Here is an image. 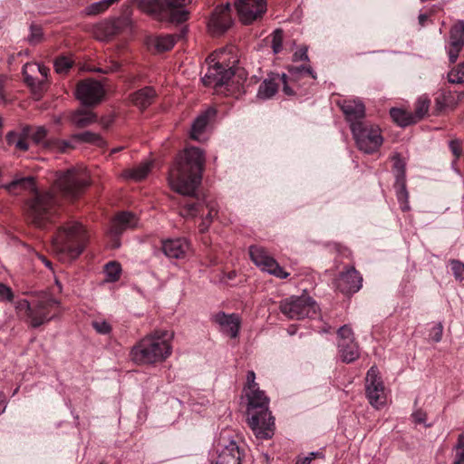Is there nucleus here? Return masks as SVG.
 Returning a JSON list of instances; mask_svg holds the SVG:
<instances>
[{
    "instance_id": "obj_55",
    "label": "nucleus",
    "mask_w": 464,
    "mask_h": 464,
    "mask_svg": "<svg viewBox=\"0 0 464 464\" xmlns=\"http://www.w3.org/2000/svg\"><path fill=\"white\" fill-rule=\"evenodd\" d=\"M308 50H307V47H301L299 50H297L294 54H293V61L294 62H299V61H306L308 62L309 61V57H308V53H307Z\"/></svg>"
},
{
    "instance_id": "obj_22",
    "label": "nucleus",
    "mask_w": 464,
    "mask_h": 464,
    "mask_svg": "<svg viewBox=\"0 0 464 464\" xmlns=\"http://www.w3.org/2000/svg\"><path fill=\"white\" fill-rule=\"evenodd\" d=\"M138 217L129 211L118 213L111 221L109 233L115 237H119L127 229L135 228L138 226Z\"/></svg>"
},
{
    "instance_id": "obj_29",
    "label": "nucleus",
    "mask_w": 464,
    "mask_h": 464,
    "mask_svg": "<svg viewBox=\"0 0 464 464\" xmlns=\"http://www.w3.org/2000/svg\"><path fill=\"white\" fill-rule=\"evenodd\" d=\"M458 106L455 92L450 90L441 89L435 98L434 114H441L446 109L454 110Z\"/></svg>"
},
{
    "instance_id": "obj_2",
    "label": "nucleus",
    "mask_w": 464,
    "mask_h": 464,
    "mask_svg": "<svg viewBox=\"0 0 464 464\" xmlns=\"http://www.w3.org/2000/svg\"><path fill=\"white\" fill-rule=\"evenodd\" d=\"M204 162L203 151L198 148L190 147L176 158L169 169L168 180L171 189L188 197L179 202V213L184 218H194L203 208L202 203L195 195L201 182Z\"/></svg>"
},
{
    "instance_id": "obj_11",
    "label": "nucleus",
    "mask_w": 464,
    "mask_h": 464,
    "mask_svg": "<svg viewBox=\"0 0 464 464\" xmlns=\"http://www.w3.org/2000/svg\"><path fill=\"white\" fill-rule=\"evenodd\" d=\"M365 395L369 403L375 409H381L386 403L385 386L377 366H372L365 377Z\"/></svg>"
},
{
    "instance_id": "obj_17",
    "label": "nucleus",
    "mask_w": 464,
    "mask_h": 464,
    "mask_svg": "<svg viewBox=\"0 0 464 464\" xmlns=\"http://www.w3.org/2000/svg\"><path fill=\"white\" fill-rule=\"evenodd\" d=\"M338 105L349 124L350 130H353V127L356 124L362 125L367 122L365 121V105L361 100H343L339 102Z\"/></svg>"
},
{
    "instance_id": "obj_28",
    "label": "nucleus",
    "mask_w": 464,
    "mask_h": 464,
    "mask_svg": "<svg viewBox=\"0 0 464 464\" xmlns=\"http://www.w3.org/2000/svg\"><path fill=\"white\" fill-rule=\"evenodd\" d=\"M156 97L155 89L151 86H146L131 93L130 101L136 107L143 111L153 103Z\"/></svg>"
},
{
    "instance_id": "obj_63",
    "label": "nucleus",
    "mask_w": 464,
    "mask_h": 464,
    "mask_svg": "<svg viewBox=\"0 0 464 464\" xmlns=\"http://www.w3.org/2000/svg\"><path fill=\"white\" fill-rule=\"evenodd\" d=\"M312 457H304L303 459H299L295 464H311Z\"/></svg>"
},
{
    "instance_id": "obj_24",
    "label": "nucleus",
    "mask_w": 464,
    "mask_h": 464,
    "mask_svg": "<svg viewBox=\"0 0 464 464\" xmlns=\"http://www.w3.org/2000/svg\"><path fill=\"white\" fill-rule=\"evenodd\" d=\"M192 0H165L169 22L181 24L188 20V5Z\"/></svg>"
},
{
    "instance_id": "obj_43",
    "label": "nucleus",
    "mask_w": 464,
    "mask_h": 464,
    "mask_svg": "<svg viewBox=\"0 0 464 464\" xmlns=\"http://www.w3.org/2000/svg\"><path fill=\"white\" fill-rule=\"evenodd\" d=\"M73 61L67 56H58L53 63L54 70L59 74H65L72 67Z\"/></svg>"
},
{
    "instance_id": "obj_36",
    "label": "nucleus",
    "mask_w": 464,
    "mask_h": 464,
    "mask_svg": "<svg viewBox=\"0 0 464 464\" xmlns=\"http://www.w3.org/2000/svg\"><path fill=\"white\" fill-rule=\"evenodd\" d=\"M119 0H101L92 3L86 6L83 10V14L86 16H94L104 13L109 9L111 5L118 2Z\"/></svg>"
},
{
    "instance_id": "obj_52",
    "label": "nucleus",
    "mask_w": 464,
    "mask_h": 464,
    "mask_svg": "<svg viewBox=\"0 0 464 464\" xmlns=\"http://www.w3.org/2000/svg\"><path fill=\"white\" fill-rule=\"evenodd\" d=\"M259 389L258 383L256 382V373L253 371H248L246 373V383L244 387V392Z\"/></svg>"
},
{
    "instance_id": "obj_39",
    "label": "nucleus",
    "mask_w": 464,
    "mask_h": 464,
    "mask_svg": "<svg viewBox=\"0 0 464 464\" xmlns=\"http://www.w3.org/2000/svg\"><path fill=\"white\" fill-rule=\"evenodd\" d=\"M105 281L110 283L117 282L121 275V266L117 261H110L104 266Z\"/></svg>"
},
{
    "instance_id": "obj_7",
    "label": "nucleus",
    "mask_w": 464,
    "mask_h": 464,
    "mask_svg": "<svg viewBox=\"0 0 464 464\" xmlns=\"http://www.w3.org/2000/svg\"><path fill=\"white\" fill-rule=\"evenodd\" d=\"M88 240L85 227L77 221H70L57 229L52 247L58 256L75 259L83 252Z\"/></svg>"
},
{
    "instance_id": "obj_59",
    "label": "nucleus",
    "mask_w": 464,
    "mask_h": 464,
    "mask_svg": "<svg viewBox=\"0 0 464 464\" xmlns=\"http://www.w3.org/2000/svg\"><path fill=\"white\" fill-rule=\"evenodd\" d=\"M210 224H211V220L208 221L207 219L203 218L201 223L198 225V229H199L200 233H205L206 231H208Z\"/></svg>"
},
{
    "instance_id": "obj_12",
    "label": "nucleus",
    "mask_w": 464,
    "mask_h": 464,
    "mask_svg": "<svg viewBox=\"0 0 464 464\" xmlns=\"http://www.w3.org/2000/svg\"><path fill=\"white\" fill-rule=\"evenodd\" d=\"M249 256L252 262L262 271L280 279L289 276V273L285 271L265 247L257 245L250 246Z\"/></svg>"
},
{
    "instance_id": "obj_19",
    "label": "nucleus",
    "mask_w": 464,
    "mask_h": 464,
    "mask_svg": "<svg viewBox=\"0 0 464 464\" xmlns=\"http://www.w3.org/2000/svg\"><path fill=\"white\" fill-rule=\"evenodd\" d=\"M49 69L39 63H26L23 67L24 82L34 91H42L45 83Z\"/></svg>"
},
{
    "instance_id": "obj_14",
    "label": "nucleus",
    "mask_w": 464,
    "mask_h": 464,
    "mask_svg": "<svg viewBox=\"0 0 464 464\" xmlns=\"http://www.w3.org/2000/svg\"><path fill=\"white\" fill-rule=\"evenodd\" d=\"M233 24L231 6L229 3L217 6L208 22V28L214 36H218L227 32Z\"/></svg>"
},
{
    "instance_id": "obj_40",
    "label": "nucleus",
    "mask_w": 464,
    "mask_h": 464,
    "mask_svg": "<svg viewBox=\"0 0 464 464\" xmlns=\"http://www.w3.org/2000/svg\"><path fill=\"white\" fill-rule=\"evenodd\" d=\"M393 161V171L395 174V181L406 179V163L401 154L395 153L392 156Z\"/></svg>"
},
{
    "instance_id": "obj_23",
    "label": "nucleus",
    "mask_w": 464,
    "mask_h": 464,
    "mask_svg": "<svg viewBox=\"0 0 464 464\" xmlns=\"http://www.w3.org/2000/svg\"><path fill=\"white\" fill-rule=\"evenodd\" d=\"M161 249L169 258L180 259L186 256L189 249V243L185 237L169 238L162 240Z\"/></svg>"
},
{
    "instance_id": "obj_47",
    "label": "nucleus",
    "mask_w": 464,
    "mask_h": 464,
    "mask_svg": "<svg viewBox=\"0 0 464 464\" xmlns=\"http://www.w3.org/2000/svg\"><path fill=\"white\" fill-rule=\"evenodd\" d=\"M451 271L456 280H464V263L457 259H451L450 261Z\"/></svg>"
},
{
    "instance_id": "obj_1",
    "label": "nucleus",
    "mask_w": 464,
    "mask_h": 464,
    "mask_svg": "<svg viewBox=\"0 0 464 464\" xmlns=\"http://www.w3.org/2000/svg\"><path fill=\"white\" fill-rule=\"evenodd\" d=\"M89 185V177L85 172L68 169L57 177L51 189L44 192L37 191L35 179L32 176L14 179L5 185V188L14 194H17L18 190H28L34 194L27 202L28 218L37 227L44 228L53 223L58 216L60 199L57 191L63 197L72 199L79 197Z\"/></svg>"
},
{
    "instance_id": "obj_50",
    "label": "nucleus",
    "mask_w": 464,
    "mask_h": 464,
    "mask_svg": "<svg viewBox=\"0 0 464 464\" xmlns=\"http://www.w3.org/2000/svg\"><path fill=\"white\" fill-rule=\"evenodd\" d=\"M337 335L339 337V342L354 341L353 332L347 324H344L338 329Z\"/></svg>"
},
{
    "instance_id": "obj_10",
    "label": "nucleus",
    "mask_w": 464,
    "mask_h": 464,
    "mask_svg": "<svg viewBox=\"0 0 464 464\" xmlns=\"http://www.w3.org/2000/svg\"><path fill=\"white\" fill-rule=\"evenodd\" d=\"M280 312L291 320H301L316 314L318 306L308 295L290 296L279 304Z\"/></svg>"
},
{
    "instance_id": "obj_13",
    "label": "nucleus",
    "mask_w": 464,
    "mask_h": 464,
    "mask_svg": "<svg viewBox=\"0 0 464 464\" xmlns=\"http://www.w3.org/2000/svg\"><path fill=\"white\" fill-rule=\"evenodd\" d=\"M76 98L85 106H92L101 102L105 95L102 84L93 79H86L77 83Z\"/></svg>"
},
{
    "instance_id": "obj_32",
    "label": "nucleus",
    "mask_w": 464,
    "mask_h": 464,
    "mask_svg": "<svg viewBox=\"0 0 464 464\" xmlns=\"http://www.w3.org/2000/svg\"><path fill=\"white\" fill-rule=\"evenodd\" d=\"M116 34V27L113 23L102 21L93 27V34L100 41H107Z\"/></svg>"
},
{
    "instance_id": "obj_62",
    "label": "nucleus",
    "mask_w": 464,
    "mask_h": 464,
    "mask_svg": "<svg viewBox=\"0 0 464 464\" xmlns=\"http://www.w3.org/2000/svg\"><path fill=\"white\" fill-rule=\"evenodd\" d=\"M419 19V23L421 26H424L427 20H428V15L426 14H420L418 17Z\"/></svg>"
},
{
    "instance_id": "obj_48",
    "label": "nucleus",
    "mask_w": 464,
    "mask_h": 464,
    "mask_svg": "<svg viewBox=\"0 0 464 464\" xmlns=\"http://www.w3.org/2000/svg\"><path fill=\"white\" fill-rule=\"evenodd\" d=\"M43 39L42 27L36 24L30 26V34L28 35V41L32 44H36Z\"/></svg>"
},
{
    "instance_id": "obj_34",
    "label": "nucleus",
    "mask_w": 464,
    "mask_h": 464,
    "mask_svg": "<svg viewBox=\"0 0 464 464\" xmlns=\"http://www.w3.org/2000/svg\"><path fill=\"white\" fill-rule=\"evenodd\" d=\"M72 122L78 128H84L97 121V116L91 111L80 110L72 115Z\"/></svg>"
},
{
    "instance_id": "obj_58",
    "label": "nucleus",
    "mask_w": 464,
    "mask_h": 464,
    "mask_svg": "<svg viewBox=\"0 0 464 464\" xmlns=\"http://www.w3.org/2000/svg\"><path fill=\"white\" fill-rule=\"evenodd\" d=\"M207 208H208V215L204 218L205 219L213 221V218L218 215V209L213 205H207Z\"/></svg>"
},
{
    "instance_id": "obj_21",
    "label": "nucleus",
    "mask_w": 464,
    "mask_h": 464,
    "mask_svg": "<svg viewBox=\"0 0 464 464\" xmlns=\"http://www.w3.org/2000/svg\"><path fill=\"white\" fill-rule=\"evenodd\" d=\"M212 321L218 324L222 334L230 338H237L239 334L241 320L238 314H227L224 312H218L212 315Z\"/></svg>"
},
{
    "instance_id": "obj_53",
    "label": "nucleus",
    "mask_w": 464,
    "mask_h": 464,
    "mask_svg": "<svg viewBox=\"0 0 464 464\" xmlns=\"http://www.w3.org/2000/svg\"><path fill=\"white\" fill-rule=\"evenodd\" d=\"M443 334V325L441 323H438L435 326H433L430 332V338L435 342L439 343L442 339Z\"/></svg>"
},
{
    "instance_id": "obj_42",
    "label": "nucleus",
    "mask_w": 464,
    "mask_h": 464,
    "mask_svg": "<svg viewBox=\"0 0 464 464\" xmlns=\"http://www.w3.org/2000/svg\"><path fill=\"white\" fill-rule=\"evenodd\" d=\"M451 464H464V433L458 436L457 442L452 449Z\"/></svg>"
},
{
    "instance_id": "obj_37",
    "label": "nucleus",
    "mask_w": 464,
    "mask_h": 464,
    "mask_svg": "<svg viewBox=\"0 0 464 464\" xmlns=\"http://www.w3.org/2000/svg\"><path fill=\"white\" fill-rule=\"evenodd\" d=\"M396 197L403 212L410 210L409 193L406 187V179L395 181Z\"/></svg>"
},
{
    "instance_id": "obj_64",
    "label": "nucleus",
    "mask_w": 464,
    "mask_h": 464,
    "mask_svg": "<svg viewBox=\"0 0 464 464\" xmlns=\"http://www.w3.org/2000/svg\"><path fill=\"white\" fill-rule=\"evenodd\" d=\"M38 257L47 267H50V268L52 267L51 261L48 260L44 256L39 255Z\"/></svg>"
},
{
    "instance_id": "obj_33",
    "label": "nucleus",
    "mask_w": 464,
    "mask_h": 464,
    "mask_svg": "<svg viewBox=\"0 0 464 464\" xmlns=\"http://www.w3.org/2000/svg\"><path fill=\"white\" fill-rule=\"evenodd\" d=\"M390 115L392 121L401 127H406L417 123L411 111L403 109L392 108L390 110Z\"/></svg>"
},
{
    "instance_id": "obj_45",
    "label": "nucleus",
    "mask_w": 464,
    "mask_h": 464,
    "mask_svg": "<svg viewBox=\"0 0 464 464\" xmlns=\"http://www.w3.org/2000/svg\"><path fill=\"white\" fill-rule=\"evenodd\" d=\"M78 138L84 142L93 143L98 146H102L104 144V140L99 134L91 131H84L79 134Z\"/></svg>"
},
{
    "instance_id": "obj_30",
    "label": "nucleus",
    "mask_w": 464,
    "mask_h": 464,
    "mask_svg": "<svg viewBox=\"0 0 464 464\" xmlns=\"http://www.w3.org/2000/svg\"><path fill=\"white\" fill-rule=\"evenodd\" d=\"M214 111L208 110L199 114L193 121L190 130V138L197 141L205 140L204 134L209 122V118Z\"/></svg>"
},
{
    "instance_id": "obj_57",
    "label": "nucleus",
    "mask_w": 464,
    "mask_h": 464,
    "mask_svg": "<svg viewBox=\"0 0 464 464\" xmlns=\"http://www.w3.org/2000/svg\"><path fill=\"white\" fill-rule=\"evenodd\" d=\"M114 121L113 115L104 116L101 119V124L104 129H108Z\"/></svg>"
},
{
    "instance_id": "obj_51",
    "label": "nucleus",
    "mask_w": 464,
    "mask_h": 464,
    "mask_svg": "<svg viewBox=\"0 0 464 464\" xmlns=\"http://www.w3.org/2000/svg\"><path fill=\"white\" fill-rule=\"evenodd\" d=\"M92 326L100 334H109L111 332V324L105 320H94Z\"/></svg>"
},
{
    "instance_id": "obj_26",
    "label": "nucleus",
    "mask_w": 464,
    "mask_h": 464,
    "mask_svg": "<svg viewBox=\"0 0 464 464\" xmlns=\"http://www.w3.org/2000/svg\"><path fill=\"white\" fill-rule=\"evenodd\" d=\"M243 455L237 442L231 440L218 451L213 464H241Z\"/></svg>"
},
{
    "instance_id": "obj_6",
    "label": "nucleus",
    "mask_w": 464,
    "mask_h": 464,
    "mask_svg": "<svg viewBox=\"0 0 464 464\" xmlns=\"http://www.w3.org/2000/svg\"><path fill=\"white\" fill-rule=\"evenodd\" d=\"M233 51L234 47L230 46L216 51L209 56L214 64L208 67V72L202 78V82L205 86L212 87L217 91L226 86L227 92L237 97L245 92L244 84L240 82V79L235 77L233 66L227 63V58L225 57L227 52L232 53Z\"/></svg>"
},
{
    "instance_id": "obj_56",
    "label": "nucleus",
    "mask_w": 464,
    "mask_h": 464,
    "mask_svg": "<svg viewBox=\"0 0 464 464\" xmlns=\"http://www.w3.org/2000/svg\"><path fill=\"white\" fill-rule=\"evenodd\" d=\"M411 418L416 424H424L427 419V414L424 411L418 409L412 412Z\"/></svg>"
},
{
    "instance_id": "obj_4",
    "label": "nucleus",
    "mask_w": 464,
    "mask_h": 464,
    "mask_svg": "<svg viewBox=\"0 0 464 464\" xmlns=\"http://www.w3.org/2000/svg\"><path fill=\"white\" fill-rule=\"evenodd\" d=\"M173 333L155 330L141 338L130 350L132 362L139 365L155 364L164 362L172 353Z\"/></svg>"
},
{
    "instance_id": "obj_25",
    "label": "nucleus",
    "mask_w": 464,
    "mask_h": 464,
    "mask_svg": "<svg viewBox=\"0 0 464 464\" xmlns=\"http://www.w3.org/2000/svg\"><path fill=\"white\" fill-rule=\"evenodd\" d=\"M139 9L158 21H168L165 0H138Z\"/></svg>"
},
{
    "instance_id": "obj_31",
    "label": "nucleus",
    "mask_w": 464,
    "mask_h": 464,
    "mask_svg": "<svg viewBox=\"0 0 464 464\" xmlns=\"http://www.w3.org/2000/svg\"><path fill=\"white\" fill-rule=\"evenodd\" d=\"M338 349L342 361L344 362H353L359 357L358 345L354 341L338 342Z\"/></svg>"
},
{
    "instance_id": "obj_18",
    "label": "nucleus",
    "mask_w": 464,
    "mask_h": 464,
    "mask_svg": "<svg viewBox=\"0 0 464 464\" xmlns=\"http://www.w3.org/2000/svg\"><path fill=\"white\" fill-rule=\"evenodd\" d=\"M336 288L344 295L357 293L362 286V276L353 266L346 267L335 280Z\"/></svg>"
},
{
    "instance_id": "obj_54",
    "label": "nucleus",
    "mask_w": 464,
    "mask_h": 464,
    "mask_svg": "<svg viewBox=\"0 0 464 464\" xmlns=\"http://www.w3.org/2000/svg\"><path fill=\"white\" fill-rule=\"evenodd\" d=\"M14 293L8 285L0 283V299L3 301H12Z\"/></svg>"
},
{
    "instance_id": "obj_41",
    "label": "nucleus",
    "mask_w": 464,
    "mask_h": 464,
    "mask_svg": "<svg viewBox=\"0 0 464 464\" xmlns=\"http://www.w3.org/2000/svg\"><path fill=\"white\" fill-rule=\"evenodd\" d=\"M176 44V38L172 34L160 35L155 38L154 45L157 51L166 52L173 48Z\"/></svg>"
},
{
    "instance_id": "obj_15",
    "label": "nucleus",
    "mask_w": 464,
    "mask_h": 464,
    "mask_svg": "<svg viewBox=\"0 0 464 464\" xmlns=\"http://www.w3.org/2000/svg\"><path fill=\"white\" fill-rule=\"evenodd\" d=\"M234 5L245 24H252L266 11V0H234Z\"/></svg>"
},
{
    "instance_id": "obj_5",
    "label": "nucleus",
    "mask_w": 464,
    "mask_h": 464,
    "mask_svg": "<svg viewBox=\"0 0 464 464\" xmlns=\"http://www.w3.org/2000/svg\"><path fill=\"white\" fill-rule=\"evenodd\" d=\"M247 424L258 440L271 439L275 432V418L269 410V398L264 391L255 389L245 392Z\"/></svg>"
},
{
    "instance_id": "obj_35",
    "label": "nucleus",
    "mask_w": 464,
    "mask_h": 464,
    "mask_svg": "<svg viewBox=\"0 0 464 464\" xmlns=\"http://www.w3.org/2000/svg\"><path fill=\"white\" fill-rule=\"evenodd\" d=\"M430 107V99L427 94L420 95L414 103V111L411 112L416 122L427 116Z\"/></svg>"
},
{
    "instance_id": "obj_46",
    "label": "nucleus",
    "mask_w": 464,
    "mask_h": 464,
    "mask_svg": "<svg viewBox=\"0 0 464 464\" xmlns=\"http://www.w3.org/2000/svg\"><path fill=\"white\" fill-rule=\"evenodd\" d=\"M283 30L276 29L272 35V44L274 53H279L283 49Z\"/></svg>"
},
{
    "instance_id": "obj_9",
    "label": "nucleus",
    "mask_w": 464,
    "mask_h": 464,
    "mask_svg": "<svg viewBox=\"0 0 464 464\" xmlns=\"http://www.w3.org/2000/svg\"><path fill=\"white\" fill-rule=\"evenodd\" d=\"M351 132L357 149L365 154L377 152L383 143L380 127L369 121L354 125Z\"/></svg>"
},
{
    "instance_id": "obj_27",
    "label": "nucleus",
    "mask_w": 464,
    "mask_h": 464,
    "mask_svg": "<svg viewBox=\"0 0 464 464\" xmlns=\"http://www.w3.org/2000/svg\"><path fill=\"white\" fill-rule=\"evenodd\" d=\"M32 126L24 125L20 131L10 130L5 135L8 146H14L16 150L27 151L29 150L28 139L31 135Z\"/></svg>"
},
{
    "instance_id": "obj_16",
    "label": "nucleus",
    "mask_w": 464,
    "mask_h": 464,
    "mask_svg": "<svg viewBox=\"0 0 464 464\" xmlns=\"http://www.w3.org/2000/svg\"><path fill=\"white\" fill-rule=\"evenodd\" d=\"M48 130L44 126L32 127L30 139L35 145L42 146L44 149L56 152H65L70 149L71 143L67 140L59 139H47Z\"/></svg>"
},
{
    "instance_id": "obj_38",
    "label": "nucleus",
    "mask_w": 464,
    "mask_h": 464,
    "mask_svg": "<svg viewBox=\"0 0 464 464\" xmlns=\"http://www.w3.org/2000/svg\"><path fill=\"white\" fill-rule=\"evenodd\" d=\"M151 164L145 162L139 165L137 168L128 169L124 172V177L136 181L141 180L147 177L150 171Z\"/></svg>"
},
{
    "instance_id": "obj_8",
    "label": "nucleus",
    "mask_w": 464,
    "mask_h": 464,
    "mask_svg": "<svg viewBox=\"0 0 464 464\" xmlns=\"http://www.w3.org/2000/svg\"><path fill=\"white\" fill-rule=\"evenodd\" d=\"M15 309L25 316V322L33 328L50 322L61 313L60 302L47 294L31 301L21 299L16 303Z\"/></svg>"
},
{
    "instance_id": "obj_60",
    "label": "nucleus",
    "mask_w": 464,
    "mask_h": 464,
    "mask_svg": "<svg viewBox=\"0 0 464 464\" xmlns=\"http://www.w3.org/2000/svg\"><path fill=\"white\" fill-rule=\"evenodd\" d=\"M119 69H120V64L114 63L107 69H98L97 72H100L102 73H109V72H117Z\"/></svg>"
},
{
    "instance_id": "obj_49",
    "label": "nucleus",
    "mask_w": 464,
    "mask_h": 464,
    "mask_svg": "<svg viewBox=\"0 0 464 464\" xmlns=\"http://www.w3.org/2000/svg\"><path fill=\"white\" fill-rule=\"evenodd\" d=\"M449 148L454 156L453 163L457 162L462 155V141L459 139L451 140Z\"/></svg>"
},
{
    "instance_id": "obj_20",
    "label": "nucleus",
    "mask_w": 464,
    "mask_h": 464,
    "mask_svg": "<svg viewBox=\"0 0 464 464\" xmlns=\"http://www.w3.org/2000/svg\"><path fill=\"white\" fill-rule=\"evenodd\" d=\"M464 46V21H457L450 30V40L447 52L450 63H455Z\"/></svg>"
},
{
    "instance_id": "obj_61",
    "label": "nucleus",
    "mask_w": 464,
    "mask_h": 464,
    "mask_svg": "<svg viewBox=\"0 0 464 464\" xmlns=\"http://www.w3.org/2000/svg\"><path fill=\"white\" fill-rule=\"evenodd\" d=\"M6 399L3 392H0V415L5 411Z\"/></svg>"
},
{
    "instance_id": "obj_3",
    "label": "nucleus",
    "mask_w": 464,
    "mask_h": 464,
    "mask_svg": "<svg viewBox=\"0 0 464 464\" xmlns=\"http://www.w3.org/2000/svg\"><path fill=\"white\" fill-rule=\"evenodd\" d=\"M288 75L285 73H271L259 85L257 96L261 99H269L276 93L280 85H282L285 95L304 94V91L302 88L303 85L306 84V82L301 83V81L305 78H310L313 81L317 79L316 73L311 66H291L288 68Z\"/></svg>"
},
{
    "instance_id": "obj_44",
    "label": "nucleus",
    "mask_w": 464,
    "mask_h": 464,
    "mask_svg": "<svg viewBox=\"0 0 464 464\" xmlns=\"http://www.w3.org/2000/svg\"><path fill=\"white\" fill-rule=\"evenodd\" d=\"M448 81L450 83H464V61L449 72Z\"/></svg>"
}]
</instances>
